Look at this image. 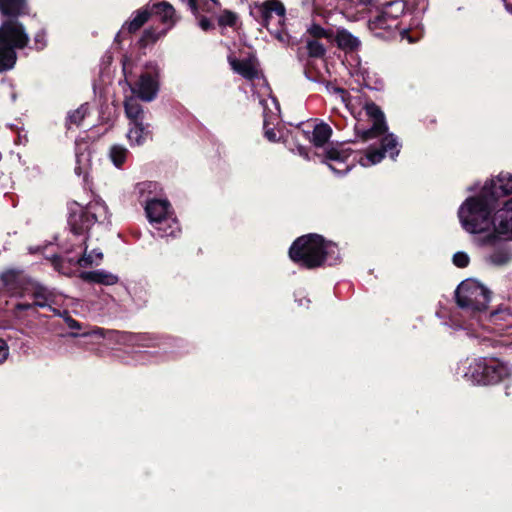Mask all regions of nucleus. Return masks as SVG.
Returning <instances> with one entry per match:
<instances>
[{
	"instance_id": "f257e3e1",
	"label": "nucleus",
	"mask_w": 512,
	"mask_h": 512,
	"mask_svg": "<svg viewBox=\"0 0 512 512\" xmlns=\"http://www.w3.org/2000/svg\"><path fill=\"white\" fill-rule=\"evenodd\" d=\"M340 100L350 111L356 120L355 132L363 140L368 141L380 138L379 149H369L364 156H361L359 163L363 167H370L380 163L386 155L395 160L399 155L401 144L393 133H388V126L385 121V115L373 102H365L362 104L360 98L356 99L361 105L360 111H355L354 103L348 98V93L342 88H334Z\"/></svg>"
},
{
	"instance_id": "f03ea898",
	"label": "nucleus",
	"mask_w": 512,
	"mask_h": 512,
	"mask_svg": "<svg viewBox=\"0 0 512 512\" xmlns=\"http://www.w3.org/2000/svg\"><path fill=\"white\" fill-rule=\"evenodd\" d=\"M68 223L75 237L83 236L68 253V261L75 263L80 267L99 265L103 259V253L99 249L88 251L87 237L85 234L97 222H103L108 218V209L105 203L101 201H92L86 206L77 202L69 206Z\"/></svg>"
},
{
	"instance_id": "7ed1b4c3",
	"label": "nucleus",
	"mask_w": 512,
	"mask_h": 512,
	"mask_svg": "<svg viewBox=\"0 0 512 512\" xmlns=\"http://www.w3.org/2000/svg\"><path fill=\"white\" fill-rule=\"evenodd\" d=\"M291 260L308 269L323 264L335 265L340 260L338 246L321 235L307 234L297 238L289 249Z\"/></svg>"
},
{
	"instance_id": "20e7f679",
	"label": "nucleus",
	"mask_w": 512,
	"mask_h": 512,
	"mask_svg": "<svg viewBox=\"0 0 512 512\" xmlns=\"http://www.w3.org/2000/svg\"><path fill=\"white\" fill-rule=\"evenodd\" d=\"M456 374L472 385H494L512 375V366L491 357H478L461 361Z\"/></svg>"
},
{
	"instance_id": "39448f33",
	"label": "nucleus",
	"mask_w": 512,
	"mask_h": 512,
	"mask_svg": "<svg viewBox=\"0 0 512 512\" xmlns=\"http://www.w3.org/2000/svg\"><path fill=\"white\" fill-rule=\"evenodd\" d=\"M496 205L481 190L475 196L468 197L459 207L458 217L462 227L469 233L478 234L494 226L492 213Z\"/></svg>"
},
{
	"instance_id": "423d86ee",
	"label": "nucleus",
	"mask_w": 512,
	"mask_h": 512,
	"mask_svg": "<svg viewBox=\"0 0 512 512\" xmlns=\"http://www.w3.org/2000/svg\"><path fill=\"white\" fill-rule=\"evenodd\" d=\"M28 33L16 19L4 21L0 26V72L12 69L17 60L16 49L27 46Z\"/></svg>"
},
{
	"instance_id": "0eeeda50",
	"label": "nucleus",
	"mask_w": 512,
	"mask_h": 512,
	"mask_svg": "<svg viewBox=\"0 0 512 512\" xmlns=\"http://www.w3.org/2000/svg\"><path fill=\"white\" fill-rule=\"evenodd\" d=\"M404 0H392L376 7V15L367 22L374 36L382 39L392 38L399 29L400 19L405 14Z\"/></svg>"
},
{
	"instance_id": "6e6552de",
	"label": "nucleus",
	"mask_w": 512,
	"mask_h": 512,
	"mask_svg": "<svg viewBox=\"0 0 512 512\" xmlns=\"http://www.w3.org/2000/svg\"><path fill=\"white\" fill-rule=\"evenodd\" d=\"M145 213L148 221L157 230L161 238L177 237L181 228L167 199L147 198Z\"/></svg>"
},
{
	"instance_id": "1a4fd4ad",
	"label": "nucleus",
	"mask_w": 512,
	"mask_h": 512,
	"mask_svg": "<svg viewBox=\"0 0 512 512\" xmlns=\"http://www.w3.org/2000/svg\"><path fill=\"white\" fill-rule=\"evenodd\" d=\"M455 297L461 309L475 316L488 308L490 291L479 281L466 279L458 285Z\"/></svg>"
},
{
	"instance_id": "9d476101",
	"label": "nucleus",
	"mask_w": 512,
	"mask_h": 512,
	"mask_svg": "<svg viewBox=\"0 0 512 512\" xmlns=\"http://www.w3.org/2000/svg\"><path fill=\"white\" fill-rule=\"evenodd\" d=\"M160 69L157 64L149 63L139 76V79L130 85L133 95L144 102L153 101L159 92Z\"/></svg>"
},
{
	"instance_id": "9b49d317",
	"label": "nucleus",
	"mask_w": 512,
	"mask_h": 512,
	"mask_svg": "<svg viewBox=\"0 0 512 512\" xmlns=\"http://www.w3.org/2000/svg\"><path fill=\"white\" fill-rule=\"evenodd\" d=\"M335 0H313L315 10L321 11L332 7ZM375 6V0H345L343 4V15L350 21L364 19Z\"/></svg>"
},
{
	"instance_id": "f8f14e48",
	"label": "nucleus",
	"mask_w": 512,
	"mask_h": 512,
	"mask_svg": "<svg viewBox=\"0 0 512 512\" xmlns=\"http://www.w3.org/2000/svg\"><path fill=\"white\" fill-rule=\"evenodd\" d=\"M352 151L343 144L329 147L323 156V162L327 164L329 169L337 176L348 173L353 161H350Z\"/></svg>"
},
{
	"instance_id": "ddd939ff",
	"label": "nucleus",
	"mask_w": 512,
	"mask_h": 512,
	"mask_svg": "<svg viewBox=\"0 0 512 512\" xmlns=\"http://www.w3.org/2000/svg\"><path fill=\"white\" fill-rule=\"evenodd\" d=\"M26 295H29L33 301L17 303L14 307V315L16 317H19V312L21 311L29 310L34 307L45 308L54 302V293L37 282L30 281Z\"/></svg>"
},
{
	"instance_id": "4468645a",
	"label": "nucleus",
	"mask_w": 512,
	"mask_h": 512,
	"mask_svg": "<svg viewBox=\"0 0 512 512\" xmlns=\"http://www.w3.org/2000/svg\"><path fill=\"white\" fill-rule=\"evenodd\" d=\"M480 190L497 205L499 198L512 194V174L501 172L487 180Z\"/></svg>"
},
{
	"instance_id": "2eb2a0df",
	"label": "nucleus",
	"mask_w": 512,
	"mask_h": 512,
	"mask_svg": "<svg viewBox=\"0 0 512 512\" xmlns=\"http://www.w3.org/2000/svg\"><path fill=\"white\" fill-rule=\"evenodd\" d=\"M0 279L4 289L10 296L24 297L30 280H28L20 270L7 269L0 274Z\"/></svg>"
},
{
	"instance_id": "dca6fc26",
	"label": "nucleus",
	"mask_w": 512,
	"mask_h": 512,
	"mask_svg": "<svg viewBox=\"0 0 512 512\" xmlns=\"http://www.w3.org/2000/svg\"><path fill=\"white\" fill-rule=\"evenodd\" d=\"M259 103L263 108L264 136L270 142H277L280 140V136H278L273 128H269V125L279 117V103L277 99L271 95H269L267 99H259Z\"/></svg>"
},
{
	"instance_id": "f3484780",
	"label": "nucleus",
	"mask_w": 512,
	"mask_h": 512,
	"mask_svg": "<svg viewBox=\"0 0 512 512\" xmlns=\"http://www.w3.org/2000/svg\"><path fill=\"white\" fill-rule=\"evenodd\" d=\"M495 231L512 239V197L495 214Z\"/></svg>"
},
{
	"instance_id": "a211bd4d",
	"label": "nucleus",
	"mask_w": 512,
	"mask_h": 512,
	"mask_svg": "<svg viewBox=\"0 0 512 512\" xmlns=\"http://www.w3.org/2000/svg\"><path fill=\"white\" fill-rule=\"evenodd\" d=\"M264 26L270 30V25L274 17L277 23L282 24L285 17V7L279 0H268L259 7Z\"/></svg>"
},
{
	"instance_id": "6ab92c4d",
	"label": "nucleus",
	"mask_w": 512,
	"mask_h": 512,
	"mask_svg": "<svg viewBox=\"0 0 512 512\" xmlns=\"http://www.w3.org/2000/svg\"><path fill=\"white\" fill-rule=\"evenodd\" d=\"M80 278L87 283L112 286L118 283L119 277L104 269L81 272Z\"/></svg>"
},
{
	"instance_id": "aec40b11",
	"label": "nucleus",
	"mask_w": 512,
	"mask_h": 512,
	"mask_svg": "<svg viewBox=\"0 0 512 512\" xmlns=\"http://www.w3.org/2000/svg\"><path fill=\"white\" fill-rule=\"evenodd\" d=\"M149 124L140 122H129V129L127 132V139L131 146L143 145L148 139L151 138V131Z\"/></svg>"
},
{
	"instance_id": "412c9836",
	"label": "nucleus",
	"mask_w": 512,
	"mask_h": 512,
	"mask_svg": "<svg viewBox=\"0 0 512 512\" xmlns=\"http://www.w3.org/2000/svg\"><path fill=\"white\" fill-rule=\"evenodd\" d=\"M149 12L150 15L158 16L162 23L168 25V28L173 27L178 20L174 7L166 1L154 3Z\"/></svg>"
},
{
	"instance_id": "4be33fe9",
	"label": "nucleus",
	"mask_w": 512,
	"mask_h": 512,
	"mask_svg": "<svg viewBox=\"0 0 512 512\" xmlns=\"http://www.w3.org/2000/svg\"><path fill=\"white\" fill-rule=\"evenodd\" d=\"M335 40L338 47L345 51L356 50L361 45L359 38L346 29L337 30Z\"/></svg>"
},
{
	"instance_id": "5701e85b",
	"label": "nucleus",
	"mask_w": 512,
	"mask_h": 512,
	"mask_svg": "<svg viewBox=\"0 0 512 512\" xmlns=\"http://www.w3.org/2000/svg\"><path fill=\"white\" fill-rule=\"evenodd\" d=\"M135 95L127 97L124 102V109L127 118L130 122L143 121L144 111L142 105L138 102Z\"/></svg>"
},
{
	"instance_id": "b1692460",
	"label": "nucleus",
	"mask_w": 512,
	"mask_h": 512,
	"mask_svg": "<svg viewBox=\"0 0 512 512\" xmlns=\"http://www.w3.org/2000/svg\"><path fill=\"white\" fill-rule=\"evenodd\" d=\"M232 69L242 77L252 80L258 76V70L250 60H229Z\"/></svg>"
},
{
	"instance_id": "393cba45",
	"label": "nucleus",
	"mask_w": 512,
	"mask_h": 512,
	"mask_svg": "<svg viewBox=\"0 0 512 512\" xmlns=\"http://www.w3.org/2000/svg\"><path fill=\"white\" fill-rule=\"evenodd\" d=\"M488 263L503 266L512 260V251L507 246H498L486 257Z\"/></svg>"
},
{
	"instance_id": "a878e982",
	"label": "nucleus",
	"mask_w": 512,
	"mask_h": 512,
	"mask_svg": "<svg viewBox=\"0 0 512 512\" xmlns=\"http://www.w3.org/2000/svg\"><path fill=\"white\" fill-rule=\"evenodd\" d=\"M26 9L25 0H0V12L13 18L23 14Z\"/></svg>"
},
{
	"instance_id": "bb28decb",
	"label": "nucleus",
	"mask_w": 512,
	"mask_h": 512,
	"mask_svg": "<svg viewBox=\"0 0 512 512\" xmlns=\"http://www.w3.org/2000/svg\"><path fill=\"white\" fill-rule=\"evenodd\" d=\"M135 191L138 194L141 202L145 205V200L147 198L157 197L160 191V186L157 182L145 181L138 183L135 187Z\"/></svg>"
},
{
	"instance_id": "cd10ccee",
	"label": "nucleus",
	"mask_w": 512,
	"mask_h": 512,
	"mask_svg": "<svg viewBox=\"0 0 512 512\" xmlns=\"http://www.w3.org/2000/svg\"><path fill=\"white\" fill-rule=\"evenodd\" d=\"M332 130L329 125L325 123L317 124L311 136V142L316 147H322L330 138Z\"/></svg>"
},
{
	"instance_id": "c85d7f7f",
	"label": "nucleus",
	"mask_w": 512,
	"mask_h": 512,
	"mask_svg": "<svg viewBox=\"0 0 512 512\" xmlns=\"http://www.w3.org/2000/svg\"><path fill=\"white\" fill-rule=\"evenodd\" d=\"M128 149L121 144H114L109 148L108 158L116 168H121L128 157Z\"/></svg>"
},
{
	"instance_id": "c756f323",
	"label": "nucleus",
	"mask_w": 512,
	"mask_h": 512,
	"mask_svg": "<svg viewBox=\"0 0 512 512\" xmlns=\"http://www.w3.org/2000/svg\"><path fill=\"white\" fill-rule=\"evenodd\" d=\"M149 17V10H138L134 17L123 26V29L128 30L130 33H134L148 21Z\"/></svg>"
},
{
	"instance_id": "7c9ffc66",
	"label": "nucleus",
	"mask_w": 512,
	"mask_h": 512,
	"mask_svg": "<svg viewBox=\"0 0 512 512\" xmlns=\"http://www.w3.org/2000/svg\"><path fill=\"white\" fill-rule=\"evenodd\" d=\"M87 114L88 104H82L77 109L68 112L66 118V127L68 129H71L73 126H80L81 122L84 120Z\"/></svg>"
},
{
	"instance_id": "2f4dec72",
	"label": "nucleus",
	"mask_w": 512,
	"mask_h": 512,
	"mask_svg": "<svg viewBox=\"0 0 512 512\" xmlns=\"http://www.w3.org/2000/svg\"><path fill=\"white\" fill-rule=\"evenodd\" d=\"M480 344L483 346L494 345V343H498L502 346L509 347L512 349V327H507L506 330L500 333L499 338L496 340H492L487 337H479Z\"/></svg>"
},
{
	"instance_id": "473e14b6",
	"label": "nucleus",
	"mask_w": 512,
	"mask_h": 512,
	"mask_svg": "<svg viewBox=\"0 0 512 512\" xmlns=\"http://www.w3.org/2000/svg\"><path fill=\"white\" fill-rule=\"evenodd\" d=\"M119 341L123 343H128L131 345H140V346H151L152 339L144 334H131V333H122L119 337Z\"/></svg>"
},
{
	"instance_id": "72a5a7b5",
	"label": "nucleus",
	"mask_w": 512,
	"mask_h": 512,
	"mask_svg": "<svg viewBox=\"0 0 512 512\" xmlns=\"http://www.w3.org/2000/svg\"><path fill=\"white\" fill-rule=\"evenodd\" d=\"M236 22L237 15L230 10H224L218 17V25L221 27H233Z\"/></svg>"
},
{
	"instance_id": "f704fd0d",
	"label": "nucleus",
	"mask_w": 512,
	"mask_h": 512,
	"mask_svg": "<svg viewBox=\"0 0 512 512\" xmlns=\"http://www.w3.org/2000/svg\"><path fill=\"white\" fill-rule=\"evenodd\" d=\"M308 54L312 57H321L325 54V48L318 40H310L306 45Z\"/></svg>"
},
{
	"instance_id": "c9c22d12",
	"label": "nucleus",
	"mask_w": 512,
	"mask_h": 512,
	"mask_svg": "<svg viewBox=\"0 0 512 512\" xmlns=\"http://www.w3.org/2000/svg\"><path fill=\"white\" fill-rule=\"evenodd\" d=\"M453 263L459 268H464L469 264V256L465 252H457L453 256Z\"/></svg>"
},
{
	"instance_id": "e433bc0d",
	"label": "nucleus",
	"mask_w": 512,
	"mask_h": 512,
	"mask_svg": "<svg viewBox=\"0 0 512 512\" xmlns=\"http://www.w3.org/2000/svg\"><path fill=\"white\" fill-rule=\"evenodd\" d=\"M46 46V33L44 30L38 31L34 36V47L41 50Z\"/></svg>"
},
{
	"instance_id": "4c0bfd02",
	"label": "nucleus",
	"mask_w": 512,
	"mask_h": 512,
	"mask_svg": "<svg viewBox=\"0 0 512 512\" xmlns=\"http://www.w3.org/2000/svg\"><path fill=\"white\" fill-rule=\"evenodd\" d=\"M159 38V34H156L152 29H146L143 33L141 41L144 45L149 42H155Z\"/></svg>"
},
{
	"instance_id": "58836bf2",
	"label": "nucleus",
	"mask_w": 512,
	"mask_h": 512,
	"mask_svg": "<svg viewBox=\"0 0 512 512\" xmlns=\"http://www.w3.org/2000/svg\"><path fill=\"white\" fill-rule=\"evenodd\" d=\"M9 356V346L6 341L0 338V364L4 363Z\"/></svg>"
},
{
	"instance_id": "ea45409f",
	"label": "nucleus",
	"mask_w": 512,
	"mask_h": 512,
	"mask_svg": "<svg viewBox=\"0 0 512 512\" xmlns=\"http://www.w3.org/2000/svg\"><path fill=\"white\" fill-rule=\"evenodd\" d=\"M198 26L203 31H209V30L214 28L213 22L209 18H207L205 16L200 17V19L198 21Z\"/></svg>"
},
{
	"instance_id": "a19ab883",
	"label": "nucleus",
	"mask_w": 512,
	"mask_h": 512,
	"mask_svg": "<svg viewBox=\"0 0 512 512\" xmlns=\"http://www.w3.org/2000/svg\"><path fill=\"white\" fill-rule=\"evenodd\" d=\"M400 36H401V39H406L409 43H414V42L418 41L421 34H419L416 37H411L409 34V29L403 28L402 30H400Z\"/></svg>"
},
{
	"instance_id": "79ce46f5",
	"label": "nucleus",
	"mask_w": 512,
	"mask_h": 512,
	"mask_svg": "<svg viewBox=\"0 0 512 512\" xmlns=\"http://www.w3.org/2000/svg\"><path fill=\"white\" fill-rule=\"evenodd\" d=\"M309 32L311 35H313L315 37H323L326 34L325 30L319 25H312L309 28Z\"/></svg>"
},
{
	"instance_id": "37998d69",
	"label": "nucleus",
	"mask_w": 512,
	"mask_h": 512,
	"mask_svg": "<svg viewBox=\"0 0 512 512\" xmlns=\"http://www.w3.org/2000/svg\"><path fill=\"white\" fill-rule=\"evenodd\" d=\"M66 323L70 329H80L81 327L80 323L71 317L66 318Z\"/></svg>"
},
{
	"instance_id": "c03bdc74",
	"label": "nucleus",
	"mask_w": 512,
	"mask_h": 512,
	"mask_svg": "<svg viewBox=\"0 0 512 512\" xmlns=\"http://www.w3.org/2000/svg\"><path fill=\"white\" fill-rule=\"evenodd\" d=\"M27 141H28V139H27L26 133L23 134L22 132H18V137H17L16 143L24 145L27 143Z\"/></svg>"
},
{
	"instance_id": "a18cd8bd",
	"label": "nucleus",
	"mask_w": 512,
	"mask_h": 512,
	"mask_svg": "<svg viewBox=\"0 0 512 512\" xmlns=\"http://www.w3.org/2000/svg\"><path fill=\"white\" fill-rule=\"evenodd\" d=\"M191 11L196 15L198 13L197 0H188Z\"/></svg>"
},
{
	"instance_id": "49530a36",
	"label": "nucleus",
	"mask_w": 512,
	"mask_h": 512,
	"mask_svg": "<svg viewBox=\"0 0 512 512\" xmlns=\"http://www.w3.org/2000/svg\"><path fill=\"white\" fill-rule=\"evenodd\" d=\"M297 152L300 156H302L303 158L305 159H308V152H307V149L304 147V146H298L297 147Z\"/></svg>"
},
{
	"instance_id": "de8ad7c7",
	"label": "nucleus",
	"mask_w": 512,
	"mask_h": 512,
	"mask_svg": "<svg viewBox=\"0 0 512 512\" xmlns=\"http://www.w3.org/2000/svg\"><path fill=\"white\" fill-rule=\"evenodd\" d=\"M504 7L506 11L512 15V3L504 0Z\"/></svg>"
},
{
	"instance_id": "09e8293b",
	"label": "nucleus",
	"mask_w": 512,
	"mask_h": 512,
	"mask_svg": "<svg viewBox=\"0 0 512 512\" xmlns=\"http://www.w3.org/2000/svg\"><path fill=\"white\" fill-rule=\"evenodd\" d=\"M296 301L299 303V306H304L306 303H309V300L306 298L296 299Z\"/></svg>"
},
{
	"instance_id": "8fccbe9b",
	"label": "nucleus",
	"mask_w": 512,
	"mask_h": 512,
	"mask_svg": "<svg viewBox=\"0 0 512 512\" xmlns=\"http://www.w3.org/2000/svg\"><path fill=\"white\" fill-rule=\"evenodd\" d=\"M215 6H220L219 0H210Z\"/></svg>"
},
{
	"instance_id": "3c124183",
	"label": "nucleus",
	"mask_w": 512,
	"mask_h": 512,
	"mask_svg": "<svg viewBox=\"0 0 512 512\" xmlns=\"http://www.w3.org/2000/svg\"><path fill=\"white\" fill-rule=\"evenodd\" d=\"M467 190L470 191V192L476 191V186H470V187H468Z\"/></svg>"
},
{
	"instance_id": "603ef678",
	"label": "nucleus",
	"mask_w": 512,
	"mask_h": 512,
	"mask_svg": "<svg viewBox=\"0 0 512 512\" xmlns=\"http://www.w3.org/2000/svg\"><path fill=\"white\" fill-rule=\"evenodd\" d=\"M454 329H464V326H462V325H455Z\"/></svg>"
},
{
	"instance_id": "864d4df0",
	"label": "nucleus",
	"mask_w": 512,
	"mask_h": 512,
	"mask_svg": "<svg viewBox=\"0 0 512 512\" xmlns=\"http://www.w3.org/2000/svg\"><path fill=\"white\" fill-rule=\"evenodd\" d=\"M55 267L58 269V258L54 260Z\"/></svg>"
},
{
	"instance_id": "5fc2aeb1",
	"label": "nucleus",
	"mask_w": 512,
	"mask_h": 512,
	"mask_svg": "<svg viewBox=\"0 0 512 512\" xmlns=\"http://www.w3.org/2000/svg\"><path fill=\"white\" fill-rule=\"evenodd\" d=\"M93 333H95V334H96V333H97V334L99 333V334H101V335H102V330H101V329H98L97 331H94Z\"/></svg>"
},
{
	"instance_id": "6e6d98bb",
	"label": "nucleus",
	"mask_w": 512,
	"mask_h": 512,
	"mask_svg": "<svg viewBox=\"0 0 512 512\" xmlns=\"http://www.w3.org/2000/svg\"><path fill=\"white\" fill-rule=\"evenodd\" d=\"M12 99H13V101H15V99H16V95L15 94H12Z\"/></svg>"
}]
</instances>
